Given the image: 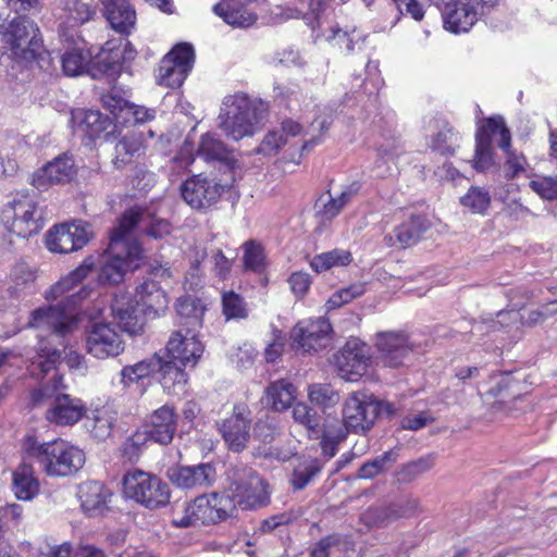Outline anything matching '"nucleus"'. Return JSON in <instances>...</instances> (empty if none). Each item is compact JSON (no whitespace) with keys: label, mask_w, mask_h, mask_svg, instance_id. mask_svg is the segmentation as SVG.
Here are the masks:
<instances>
[{"label":"nucleus","mask_w":557,"mask_h":557,"mask_svg":"<svg viewBox=\"0 0 557 557\" xmlns=\"http://www.w3.org/2000/svg\"><path fill=\"white\" fill-rule=\"evenodd\" d=\"M124 495L140 506L156 510L169 504V485L159 476L139 469L127 471L123 476Z\"/></svg>","instance_id":"423d86ee"},{"label":"nucleus","mask_w":557,"mask_h":557,"mask_svg":"<svg viewBox=\"0 0 557 557\" xmlns=\"http://www.w3.org/2000/svg\"><path fill=\"white\" fill-rule=\"evenodd\" d=\"M331 333L330 322L317 318L298 322L292 331V338L296 347L304 351H319L331 344Z\"/></svg>","instance_id":"aec40b11"},{"label":"nucleus","mask_w":557,"mask_h":557,"mask_svg":"<svg viewBox=\"0 0 557 557\" xmlns=\"http://www.w3.org/2000/svg\"><path fill=\"white\" fill-rule=\"evenodd\" d=\"M111 315L120 327L131 334H139L145 325V314L127 292L117 293L111 302Z\"/></svg>","instance_id":"5701e85b"},{"label":"nucleus","mask_w":557,"mask_h":557,"mask_svg":"<svg viewBox=\"0 0 557 557\" xmlns=\"http://www.w3.org/2000/svg\"><path fill=\"white\" fill-rule=\"evenodd\" d=\"M178 362L170 359H160V367L157 373H160V383L169 394L181 395L185 393L187 384V373Z\"/></svg>","instance_id":"c9c22d12"},{"label":"nucleus","mask_w":557,"mask_h":557,"mask_svg":"<svg viewBox=\"0 0 557 557\" xmlns=\"http://www.w3.org/2000/svg\"><path fill=\"white\" fill-rule=\"evenodd\" d=\"M121 45L122 40L119 42L116 40H109L98 52L96 63L103 62V69L100 70L110 78H115L120 73L121 64L133 60L136 54V50L128 40H125L123 49Z\"/></svg>","instance_id":"c85d7f7f"},{"label":"nucleus","mask_w":557,"mask_h":557,"mask_svg":"<svg viewBox=\"0 0 557 557\" xmlns=\"http://www.w3.org/2000/svg\"><path fill=\"white\" fill-rule=\"evenodd\" d=\"M359 185L352 183L344 187L341 191L332 194L327 191L326 196H321L318 201V214L323 220H332L342 209L357 195Z\"/></svg>","instance_id":"4c0bfd02"},{"label":"nucleus","mask_w":557,"mask_h":557,"mask_svg":"<svg viewBox=\"0 0 557 557\" xmlns=\"http://www.w3.org/2000/svg\"><path fill=\"white\" fill-rule=\"evenodd\" d=\"M506 154V160L503 166L504 176L506 180H512L523 173L528 166V161L523 153L517 152L510 148L503 149Z\"/></svg>","instance_id":"e2e57ef3"},{"label":"nucleus","mask_w":557,"mask_h":557,"mask_svg":"<svg viewBox=\"0 0 557 557\" xmlns=\"http://www.w3.org/2000/svg\"><path fill=\"white\" fill-rule=\"evenodd\" d=\"M13 492L21 500H32L39 493V482L30 465L23 462L13 472Z\"/></svg>","instance_id":"58836bf2"},{"label":"nucleus","mask_w":557,"mask_h":557,"mask_svg":"<svg viewBox=\"0 0 557 557\" xmlns=\"http://www.w3.org/2000/svg\"><path fill=\"white\" fill-rule=\"evenodd\" d=\"M265 111L267 104L261 99L237 92L224 99L219 127L235 141L251 137L259 129Z\"/></svg>","instance_id":"20e7f679"},{"label":"nucleus","mask_w":557,"mask_h":557,"mask_svg":"<svg viewBox=\"0 0 557 557\" xmlns=\"http://www.w3.org/2000/svg\"><path fill=\"white\" fill-rule=\"evenodd\" d=\"M223 314L226 320L245 319L248 317V310L244 298L233 290L222 294Z\"/></svg>","instance_id":"052dcab7"},{"label":"nucleus","mask_w":557,"mask_h":557,"mask_svg":"<svg viewBox=\"0 0 557 557\" xmlns=\"http://www.w3.org/2000/svg\"><path fill=\"white\" fill-rule=\"evenodd\" d=\"M76 174L73 156L62 153L33 174L32 184L39 190H46L54 184H65Z\"/></svg>","instance_id":"4be33fe9"},{"label":"nucleus","mask_w":557,"mask_h":557,"mask_svg":"<svg viewBox=\"0 0 557 557\" xmlns=\"http://www.w3.org/2000/svg\"><path fill=\"white\" fill-rule=\"evenodd\" d=\"M508 300H509V307L510 310L508 312H499L498 313V321L500 325H504L505 320L508 315L512 314V320L518 321L520 319V315L518 313L519 310H521L527 302L533 297V294L524 288H517V289H510L507 294Z\"/></svg>","instance_id":"13d9d810"},{"label":"nucleus","mask_w":557,"mask_h":557,"mask_svg":"<svg viewBox=\"0 0 557 557\" xmlns=\"http://www.w3.org/2000/svg\"><path fill=\"white\" fill-rule=\"evenodd\" d=\"M461 205L473 213H484L491 203V196L482 187L473 186L460 199Z\"/></svg>","instance_id":"bf43d9fd"},{"label":"nucleus","mask_w":557,"mask_h":557,"mask_svg":"<svg viewBox=\"0 0 557 557\" xmlns=\"http://www.w3.org/2000/svg\"><path fill=\"white\" fill-rule=\"evenodd\" d=\"M91 237V230L84 223H62L50 228L46 245L51 252L69 253L82 249Z\"/></svg>","instance_id":"f3484780"},{"label":"nucleus","mask_w":557,"mask_h":557,"mask_svg":"<svg viewBox=\"0 0 557 557\" xmlns=\"http://www.w3.org/2000/svg\"><path fill=\"white\" fill-rule=\"evenodd\" d=\"M74 120L79 121V127L91 139L100 137L112 125L109 116L98 110H81L73 114Z\"/></svg>","instance_id":"a18cd8bd"},{"label":"nucleus","mask_w":557,"mask_h":557,"mask_svg":"<svg viewBox=\"0 0 557 557\" xmlns=\"http://www.w3.org/2000/svg\"><path fill=\"white\" fill-rule=\"evenodd\" d=\"M60 361L61 350L51 347L47 341L40 339L37 347V356L32 362L34 369H38L41 373L47 374L55 370Z\"/></svg>","instance_id":"6e6d98bb"},{"label":"nucleus","mask_w":557,"mask_h":557,"mask_svg":"<svg viewBox=\"0 0 557 557\" xmlns=\"http://www.w3.org/2000/svg\"><path fill=\"white\" fill-rule=\"evenodd\" d=\"M146 147L141 135L131 134L121 138L115 145L113 163L116 168H123L145 154Z\"/></svg>","instance_id":"79ce46f5"},{"label":"nucleus","mask_w":557,"mask_h":557,"mask_svg":"<svg viewBox=\"0 0 557 557\" xmlns=\"http://www.w3.org/2000/svg\"><path fill=\"white\" fill-rule=\"evenodd\" d=\"M2 41L10 59L18 63L35 61L44 51L38 25L26 16L14 17L2 32Z\"/></svg>","instance_id":"39448f33"},{"label":"nucleus","mask_w":557,"mask_h":557,"mask_svg":"<svg viewBox=\"0 0 557 557\" xmlns=\"http://www.w3.org/2000/svg\"><path fill=\"white\" fill-rule=\"evenodd\" d=\"M220 431L228 447L239 451L245 448L249 440L250 420L245 417L244 411L236 408L234 414L223 421Z\"/></svg>","instance_id":"7c9ffc66"},{"label":"nucleus","mask_w":557,"mask_h":557,"mask_svg":"<svg viewBox=\"0 0 557 557\" xmlns=\"http://www.w3.org/2000/svg\"><path fill=\"white\" fill-rule=\"evenodd\" d=\"M169 476L181 488L208 487L215 479V469L210 463L182 466L172 469Z\"/></svg>","instance_id":"cd10ccee"},{"label":"nucleus","mask_w":557,"mask_h":557,"mask_svg":"<svg viewBox=\"0 0 557 557\" xmlns=\"http://www.w3.org/2000/svg\"><path fill=\"white\" fill-rule=\"evenodd\" d=\"M86 413V407L79 398L61 393L46 412V419L57 425H74Z\"/></svg>","instance_id":"393cba45"},{"label":"nucleus","mask_w":557,"mask_h":557,"mask_svg":"<svg viewBox=\"0 0 557 557\" xmlns=\"http://www.w3.org/2000/svg\"><path fill=\"white\" fill-rule=\"evenodd\" d=\"M244 5L238 2L222 1L213 7V12L232 26L249 27L256 22L257 16L243 8Z\"/></svg>","instance_id":"37998d69"},{"label":"nucleus","mask_w":557,"mask_h":557,"mask_svg":"<svg viewBox=\"0 0 557 557\" xmlns=\"http://www.w3.org/2000/svg\"><path fill=\"white\" fill-rule=\"evenodd\" d=\"M244 265L246 270L260 272L264 268V252L262 246L256 240H247L244 245Z\"/></svg>","instance_id":"680f3d73"},{"label":"nucleus","mask_w":557,"mask_h":557,"mask_svg":"<svg viewBox=\"0 0 557 557\" xmlns=\"http://www.w3.org/2000/svg\"><path fill=\"white\" fill-rule=\"evenodd\" d=\"M141 219L143 212L139 209H128L111 231L107 256L100 268V282L117 284L126 271L138 267L137 261L143 258V249L136 240H132V234Z\"/></svg>","instance_id":"f03ea898"},{"label":"nucleus","mask_w":557,"mask_h":557,"mask_svg":"<svg viewBox=\"0 0 557 557\" xmlns=\"http://www.w3.org/2000/svg\"><path fill=\"white\" fill-rule=\"evenodd\" d=\"M346 434L338 421L324 424L319 437L323 456L327 459L333 458L337 453V445L345 440Z\"/></svg>","instance_id":"3c124183"},{"label":"nucleus","mask_w":557,"mask_h":557,"mask_svg":"<svg viewBox=\"0 0 557 557\" xmlns=\"http://www.w3.org/2000/svg\"><path fill=\"white\" fill-rule=\"evenodd\" d=\"M57 10L60 40H73L75 36H79L78 27L96 14L88 0H58Z\"/></svg>","instance_id":"a211bd4d"},{"label":"nucleus","mask_w":557,"mask_h":557,"mask_svg":"<svg viewBox=\"0 0 557 557\" xmlns=\"http://www.w3.org/2000/svg\"><path fill=\"white\" fill-rule=\"evenodd\" d=\"M428 227V221L423 216L410 215L386 235L384 242L388 247L407 248L417 244Z\"/></svg>","instance_id":"c756f323"},{"label":"nucleus","mask_w":557,"mask_h":557,"mask_svg":"<svg viewBox=\"0 0 557 557\" xmlns=\"http://www.w3.org/2000/svg\"><path fill=\"white\" fill-rule=\"evenodd\" d=\"M352 261L350 251L345 249H333L314 256L310 261V267L317 273H321L333 268L346 267Z\"/></svg>","instance_id":"de8ad7c7"},{"label":"nucleus","mask_w":557,"mask_h":557,"mask_svg":"<svg viewBox=\"0 0 557 557\" xmlns=\"http://www.w3.org/2000/svg\"><path fill=\"white\" fill-rule=\"evenodd\" d=\"M195 51L191 45L183 42L176 45L160 62L157 82L159 85L177 88L186 79L193 69Z\"/></svg>","instance_id":"f8f14e48"},{"label":"nucleus","mask_w":557,"mask_h":557,"mask_svg":"<svg viewBox=\"0 0 557 557\" xmlns=\"http://www.w3.org/2000/svg\"><path fill=\"white\" fill-rule=\"evenodd\" d=\"M203 350L198 331L193 329H178L172 333L166 344L168 357L183 367H196Z\"/></svg>","instance_id":"6ab92c4d"},{"label":"nucleus","mask_w":557,"mask_h":557,"mask_svg":"<svg viewBox=\"0 0 557 557\" xmlns=\"http://www.w3.org/2000/svg\"><path fill=\"white\" fill-rule=\"evenodd\" d=\"M94 257H87L79 267L62 277L45 292L48 301H61L57 305L42 306L32 311L28 326L39 331H47L50 337L64 339L72 334L79 323V314L75 309L78 301L89 295V289L79 286L81 282L94 270Z\"/></svg>","instance_id":"f257e3e1"},{"label":"nucleus","mask_w":557,"mask_h":557,"mask_svg":"<svg viewBox=\"0 0 557 557\" xmlns=\"http://www.w3.org/2000/svg\"><path fill=\"white\" fill-rule=\"evenodd\" d=\"M321 469L322 463L317 458L304 457L298 459L290 480L294 488H305Z\"/></svg>","instance_id":"8fccbe9b"},{"label":"nucleus","mask_w":557,"mask_h":557,"mask_svg":"<svg viewBox=\"0 0 557 557\" xmlns=\"http://www.w3.org/2000/svg\"><path fill=\"white\" fill-rule=\"evenodd\" d=\"M380 412L379 401L364 392L348 395L343 405V422L346 432L363 434L369 431Z\"/></svg>","instance_id":"9d476101"},{"label":"nucleus","mask_w":557,"mask_h":557,"mask_svg":"<svg viewBox=\"0 0 557 557\" xmlns=\"http://www.w3.org/2000/svg\"><path fill=\"white\" fill-rule=\"evenodd\" d=\"M87 351L98 359L119 356L124 350L121 335L109 323H95L86 338Z\"/></svg>","instance_id":"412c9836"},{"label":"nucleus","mask_w":557,"mask_h":557,"mask_svg":"<svg viewBox=\"0 0 557 557\" xmlns=\"http://www.w3.org/2000/svg\"><path fill=\"white\" fill-rule=\"evenodd\" d=\"M371 363V349L359 338L346 342L336 356L338 375L347 382H357L362 377Z\"/></svg>","instance_id":"dca6fc26"},{"label":"nucleus","mask_w":557,"mask_h":557,"mask_svg":"<svg viewBox=\"0 0 557 557\" xmlns=\"http://www.w3.org/2000/svg\"><path fill=\"white\" fill-rule=\"evenodd\" d=\"M148 441L151 440L145 430L136 431L122 445L123 456L127 458L129 461L137 460L143 449L146 447Z\"/></svg>","instance_id":"0e129e2a"},{"label":"nucleus","mask_w":557,"mask_h":557,"mask_svg":"<svg viewBox=\"0 0 557 557\" xmlns=\"http://www.w3.org/2000/svg\"><path fill=\"white\" fill-rule=\"evenodd\" d=\"M205 311L206 307L199 298L190 295L178 298L176 312L180 319V329L198 331L202 326Z\"/></svg>","instance_id":"e433bc0d"},{"label":"nucleus","mask_w":557,"mask_h":557,"mask_svg":"<svg viewBox=\"0 0 557 557\" xmlns=\"http://www.w3.org/2000/svg\"><path fill=\"white\" fill-rule=\"evenodd\" d=\"M401 14L409 15L414 21H422L432 0H393Z\"/></svg>","instance_id":"774afa93"},{"label":"nucleus","mask_w":557,"mask_h":557,"mask_svg":"<svg viewBox=\"0 0 557 557\" xmlns=\"http://www.w3.org/2000/svg\"><path fill=\"white\" fill-rule=\"evenodd\" d=\"M366 287L363 283H355L347 287H344L335 292L329 299L327 304L330 308H338L344 304H347L355 298L363 295Z\"/></svg>","instance_id":"338daca9"},{"label":"nucleus","mask_w":557,"mask_h":557,"mask_svg":"<svg viewBox=\"0 0 557 557\" xmlns=\"http://www.w3.org/2000/svg\"><path fill=\"white\" fill-rule=\"evenodd\" d=\"M3 221L10 232L27 238L44 227L42 210L35 197L28 194L14 199L2 213Z\"/></svg>","instance_id":"1a4fd4ad"},{"label":"nucleus","mask_w":557,"mask_h":557,"mask_svg":"<svg viewBox=\"0 0 557 557\" xmlns=\"http://www.w3.org/2000/svg\"><path fill=\"white\" fill-rule=\"evenodd\" d=\"M490 8L481 0H441L445 29L454 34L467 33L476 23L480 9Z\"/></svg>","instance_id":"2eb2a0df"},{"label":"nucleus","mask_w":557,"mask_h":557,"mask_svg":"<svg viewBox=\"0 0 557 557\" xmlns=\"http://www.w3.org/2000/svg\"><path fill=\"white\" fill-rule=\"evenodd\" d=\"M293 419L296 423L302 425L310 438L320 437L321 418L317 411L306 403H297L293 408Z\"/></svg>","instance_id":"49530a36"},{"label":"nucleus","mask_w":557,"mask_h":557,"mask_svg":"<svg viewBox=\"0 0 557 557\" xmlns=\"http://www.w3.org/2000/svg\"><path fill=\"white\" fill-rule=\"evenodd\" d=\"M62 375H53V377L46 383L40 384L30 394V401L33 406H41L47 403H53L54 397L65 389Z\"/></svg>","instance_id":"4d7b16f0"},{"label":"nucleus","mask_w":557,"mask_h":557,"mask_svg":"<svg viewBox=\"0 0 557 557\" xmlns=\"http://www.w3.org/2000/svg\"><path fill=\"white\" fill-rule=\"evenodd\" d=\"M296 398V388L287 380L272 382L265 389L267 404L275 411H284Z\"/></svg>","instance_id":"c03bdc74"},{"label":"nucleus","mask_w":557,"mask_h":557,"mask_svg":"<svg viewBox=\"0 0 557 557\" xmlns=\"http://www.w3.org/2000/svg\"><path fill=\"white\" fill-rule=\"evenodd\" d=\"M177 426V416L168 405L154 410L145 424V431L150 440L161 445L172 442Z\"/></svg>","instance_id":"a878e982"},{"label":"nucleus","mask_w":557,"mask_h":557,"mask_svg":"<svg viewBox=\"0 0 557 557\" xmlns=\"http://www.w3.org/2000/svg\"><path fill=\"white\" fill-rule=\"evenodd\" d=\"M110 496V491L98 481L84 482L78 488L81 506L89 516L102 513L108 508Z\"/></svg>","instance_id":"473e14b6"},{"label":"nucleus","mask_w":557,"mask_h":557,"mask_svg":"<svg viewBox=\"0 0 557 557\" xmlns=\"http://www.w3.org/2000/svg\"><path fill=\"white\" fill-rule=\"evenodd\" d=\"M197 154L206 161H220L228 170H231L234 164V160L230 157L224 143L212 133H206L201 136Z\"/></svg>","instance_id":"a19ab883"},{"label":"nucleus","mask_w":557,"mask_h":557,"mask_svg":"<svg viewBox=\"0 0 557 557\" xmlns=\"http://www.w3.org/2000/svg\"><path fill=\"white\" fill-rule=\"evenodd\" d=\"M104 15L111 27L123 35H129L136 26V12L127 0H106Z\"/></svg>","instance_id":"2f4dec72"},{"label":"nucleus","mask_w":557,"mask_h":557,"mask_svg":"<svg viewBox=\"0 0 557 557\" xmlns=\"http://www.w3.org/2000/svg\"><path fill=\"white\" fill-rule=\"evenodd\" d=\"M530 188L545 200H557V175L537 176L529 183Z\"/></svg>","instance_id":"69168bd1"},{"label":"nucleus","mask_w":557,"mask_h":557,"mask_svg":"<svg viewBox=\"0 0 557 557\" xmlns=\"http://www.w3.org/2000/svg\"><path fill=\"white\" fill-rule=\"evenodd\" d=\"M170 519L171 524L180 529L200 525L197 517L195 499L190 502H174L171 505Z\"/></svg>","instance_id":"09e8293b"},{"label":"nucleus","mask_w":557,"mask_h":557,"mask_svg":"<svg viewBox=\"0 0 557 557\" xmlns=\"http://www.w3.org/2000/svg\"><path fill=\"white\" fill-rule=\"evenodd\" d=\"M195 499L199 524H215L226 520L234 510V503L228 495L210 493Z\"/></svg>","instance_id":"b1692460"},{"label":"nucleus","mask_w":557,"mask_h":557,"mask_svg":"<svg viewBox=\"0 0 557 557\" xmlns=\"http://www.w3.org/2000/svg\"><path fill=\"white\" fill-rule=\"evenodd\" d=\"M511 140L510 132L503 117H490L483 121L475 134V151L472 166L485 173L495 165L492 144L495 141L500 149H507Z\"/></svg>","instance_id":"0eeeda50"},{"label":"nucleus","mask_w":557,"mask_h":557,"mask_svg":"<svg viewBox=\"0 0 557 557\" xmlns=\"http://www.w3.org/2000/svg\"><path fill=\"white\" fill-rule=\"evenodd\" d=\"M228 491L235 505L242 509H256L270 502V492L264 480L251 468H236L231 475Z\"/></svg>","instance_id":"6e6552de"},{"label":"nucleus","mask_w":557,"mask_h":557,"mask_svg":"<svg viewBox=\"0 0 557 557\" xmlns=\"http://www.w3.org/2000/svg\"><path fill=\"white\" fill-rule=\"evenodd\" d=\"M160 359L159 354H154L151 358L124 367L121 371L122 382L126 385L157 373Z\"/></svg>","instance_id":"603ef678"},{"label":"nucleus","mask_w":557,"mask_h":557,"mask_svg":"<svg viewBox=\"0 0 557 557\" xmlns=\"http://www.w3.org/2000/svg\"><path fill=\"white\" fill-rule=\"evenodd\" d=\"M22 450L25 457L36 460L48 476L75 474L86 461L85 453L79 447L60 438L40 443L34 435H26Z\"/></svg>","instance_id":"7ed1b4c3"},{"label":"nucleus","mask_w":557,"mask_h":557,"mask_svg":"<svg viewBox=\"0 0 557 557\" xmlns=\"http://www.w3.org/2000/svg\"><path fill=\"white\" fill-rule=\"evenodd\" d=\"M227 178L218 181L216 177L194 175L181 186V195L186 203L195 209L209 208L216 203L222 194L234 181L233 173Z\"/></svg>","instance_id":"9b49d317"},{"label":"nucleus","mask_w":557,"mask_h":557,"mask_svg":"<svg viewBox=\"0 0 557 557\" xmlns=\"http://www.w3.org/2000/svg\"><path fill=\"white\" fill-rule=\"evenodd\" d=\"M308 399L311 405L325 411L338 404L339 394L331 385L314 383L308 386Z\"/></svg>","instance_id":"5fc2aeb1"},{"label":"nucleus","mask_w":557,"mask_h":557,"mask_svg":"<svg viewBox=\"0 0 557 557\" xmlns=\"http://www.w3.org/2000/svg\"><path fill=\"white\" fill-rule=\"evenodd\" d=\"M375 346L385 367L405 366L416 352L417 343L404 332L384 331L375 335Z\"/></svg>","instance_id":"4468645a"},{"label":"nucleus","mask_w":557,"mask_h":557,"mask_svg":"<svg viewBox=\"0 0 557 557\" xmlns=\"http://www.w3.org/2000/svg\"><path fill=\"white\" fill-rule=\"evenodd\" d=\"M65 46V51L61 57L62 69L67 76H78L85 72L94 78L106 75L100 69H103V62L96 63L98 53L92 57L87 44L81 36H75L73 40H61Z\"/></svg>","instance_id":"ddd939ff"},{"label":"nucleus","mask_w":557,"mask_h":557,"mask_svg":"<svg viewBox=\"0 0 557 557\" xmlns=\"http://www.w3.org/2000/svg\"><path fill=\"white\" fill-rule=\"evenodd\" d=\"M134 299L145 315L156 318L163 314L169 306V298L159 283L145 280L135 289Z\"/></svg>","instance_id":"bb28decb"},{"label":"nucleus","mask_w":557,"mask_h":557,"mask_svg":"<svg viewBox=\"0 0 557 557\" xmlns=\"http://www.w3.org/2000/svg\"><path fill=\"white\" fill-rule=\"evenodd\" d=\"M397 459L398 451L396 449L384 451L382 455L363 463L358 471V476L366 480L373 479L387 471L397 461Z\"/></svg>","instance_id":"864d4df0"},{"label":"nucleus","mask_w":557,"mask_h":557,"mask_svg":"<svg viewBox=\"0 0 557 557\" xmlns=\"http://www.w3.org/2000/svg\"><path fill=\"white\" fill-rule=\"evenodd\" d=\"M117 421V411L111 406L104 405L95 408L86 416L85 428L97 441L109 438Z\"/></svg>","instance_id":"72a5a7b5"},{"label":"nucleus","mask_w":557,"mask_h":557,"mask_svg":"<svg viewBox=\"0 0 557 557\" xmlns=\"http://www.w3.org/2000/svg\"><path fill=\"white\" fill-rule=\"evenodd\" d=\"M324 36L333 47L346 53L361 50L366 38L363 33L356 27L350 29L330 28Z\"/></svg>","instance_id":"ea45409f"},{"label":"nucleus","mask_w":557,"mask_h":557,"mask_svg":"<svg viewBox=\"0 0 557 557\" xmlns=\"http://www.w3.org/2000/svg\"><path fill=\"white\" fill-rule=\"evenodd\" d=\"M460 134L447 122L435 120L434 133L430 136L429 147L443 156H454L460 146Z\"/></svg>","instance_id":"f704fd0d"}]
</instances>
